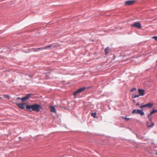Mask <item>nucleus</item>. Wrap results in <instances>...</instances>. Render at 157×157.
Wrapping results in <instances>:
<instances>
[{
    "label": "nucleus",
    "instance_id": "20",
    "mask_svg": "<svg viewBox=\"0 0 157 157\" xmlns=\"http://www.w3.org/2000/svg\"><path fill=\"white\" fill-rule=\"evenodd\" d=\"M124 119L127 121H128L129 119V118H127L126 117H125L124 118Z\"/></svg>",
    "mask_w": 157,
    "mask_h": 157
},
{
    "label": "nucleus",
    "instance_id": "9",
    "mask_svg": "<svg viewBox=\"0 0 157 157\" xmlns=\"http://www.w3.org/2000/svg\"><path fill=\"white\" fill-rule=\"evenodd\" d=\"M24 103H17V105L20 108L22 109H25V107L24 106Z\"/></svg>",
    "mask_w": 157,
    "mask_h": 157
},
{
    "label": "nucleus",
    "instance_id": "12",
    "mask_svg": "<svg viewBox=\"0 0 157 157\" xmlns=\"http://www.w3.org/2000/svg\"><path fill=\"white\" fill-rule=\"evenodd\" d=\"M155 113V110H153L149 114L148 116V118H150V116L153 113Z\"/></svg>",
    "mask_w": 157,
    "mask_h": 157
},
{
    "label": "nucleus",
    "instance_id": "24",
    "mask_svg": "<svg viewBox=\"0 0 157 157\" xmlns=\"http://www.w3.org/2000/svg\"><path fill=\"white\" fill-rule=\"evenodd\" d=\"M1 99V97H0V99Z\"/></svg>",
    "mask_w": 157,
    "mask_h": 157
},
{
    "label": "nucleus",
    "instance_id": "22",
    "mask_svg": "<svg viewBox=\"0 0 157 157\" xmlns=\"http://www.w3.org/2000/svg\"><path fill=\"white\" fill-rule=\"evenodd\" d=\"M136 105H139V103H137L136 104Z\"/></svg>",
    "mask_w": 157,
    "mask_h": 157
},
{
    "label": "nucleus",
    "instance_id": "25",
    "mask_svg": "<svg viewBox=\"0 0 157 157\" xmlns=\"http://www.w3.org/2000/svg\"><path fill=\"white\" fill-rule=\"evenodd\" d=\"M156 62H157V61H156Z\"/></svg>",
    "mask_w": 157,
    "mask_h": 157
},
{
    "label": "nucleus",
    "instance_id": "3",
    "mask_svg": "<svg viewBox=\"0 0 157 157\" xmlns=\"http://www.w3.org/2000/svg\"><path fill=\"white\" fill-rule=\"evenodd\" d=\"M138 91L140 94V95H135L134 96L133 98H137L139 97L140 95L142 96H144L145 94V91L143 89H139L138 90Z\"/></svg>",
    "mask_w": 157,
    "mask_h": 157
},
{
    "label": "nucleus",
    "instance_id": "13",
    "mask_svg": "<svg viewBox=\"0 0 157 157\" xmlns=\"http://www.w3.org/2000/svg\"><path fill=\"white\" fill-rule=\"evenodd\" d=\"M3 96L5 98H7L8 99H10V98L9 95H6V94H4L3 95Z\"/></svg>",
    "mask_w": 157,
    "mask_h": 157
},
{
    "label": "nucleus",
    "instance_id": "8",
    "mask_svg": "<svg viewBox=\"0 0 157 157\" xmlns=\"http://www.w3.org/2000/svg\"><path fill=\"white\" fill-rule=\"evenodd\" d=\"M148 120L150 121L151 124H150V123L148 122H147V125L148 127L151 128L153 127L154 125V123L152 122V119L151 118H148Z\"/></svg>",
    "mask_w": 157,
    "mask_h": 157
},
{
    "label": "nucleus",
    "instance_id": "15",
    "mask_svg": "<svg viewBox=\"0 0 157 157\" xmlns=\"http://www.w3.org/2000/svg\"><path fill=\"white\" fill-rule=\"evenodd\" d=\"M96 113H92L91 114V115L92 117H93L95 118L96 117Z\"/></svg>",
    "mask_w": 157,
    "mask_h": 157
},
{
    "label": "nucleus",
    "instance_id": "23",
    "mask_svg": "<svg viewBox=\"0 0 157 157\" xmlns=\"http://www.w3.org/2000/svg\"><path fill=\"white\" fill-rule=\"evenodd\" d=\"M155 113L157 112V110H155Z\"/></svg>",
    "mask_w": 157,
    "mask_h": 157
},
{
    "label": "nucleus",
    "instance_id": "2",
    "mask_svg": "<svg viewBox=\"0 0 157 157\" xmlns=\"http://www.w3.org/2000/svg\"><path fill=\"white\" fill-rule=\"evenodd\" d=\"M133 114H139L141 116H143L144 115V113L142 111L139 109L136 110L133 109L132 112Z\"/></svg>",
    "mask_w": 157,
    "mask_h": 157
},
{
    "label": "nucleus",
    "instance_id": "11",
    "mask_svg": "<svg viewBox=\"0 0 157 157\" xmlns=\"http://www.w3.org/2000/svg\"><path fill=\"white\" fill-rule=\"evenodd\" d=\"M147 104V107L149 108H151L153 105V104L151 103H148Z\"/></svg>",
    "mask_w": 157,
    "mask_h": 157
},
{
    "label": "nucleus",
    "instance_id": "7",
    "mask_svg": "<svg viewBox=\"0 0 157 157\" xmlns=\"http://www.w3.org/2000/svg\"><path fill=\"white\" fill-rule=\"evenodd\" d=\"M31 95V94H27L25 96L21 98V100L22 101H26V100H28L30 98Z\"/></svg>",
    "mask_w": 157,
    "mask_h": 157
},
{
    "label": "nucleus",
    "instance_id": "10",
    "mask_svg": "<svg viewBox=\"0 0 157 157\" xmlns=\"http://www.w3.org/2000/svg\"><path fill=\"white\" fill-rule=\"evenodd\" d=\"M50 111L51 112L53 113H56V111L53 106H52L50 107Z\"/></svg>",
    "mask_w": 157,
    "mask_h": 157
},
{
    "label": "nucleus",
    "instance_id": "4",
    "mask_svg": "<svg viewBox=\"0 0 157 157\" xmlns=\"http://www.w3.org/2000/svg\"><path fill=\"white\" fill-rule=\"evenodd\" d=\"M86 89V88L85 87H83L79 88L73 93V95L75 96V97L77 94L78 93H81V92L84 91Z\"/></svg>",
    "mask_w": 157,
    "mask_h": 157
},
{
    "label": "nucleus",
    "instance_id": "14",
    "mask_svg": "<svg viewBox=\"0 0 157 157\" xmlns=\"http://www.w3.org/2000/svg\"><path fill=\"white\" fill-rule=\"evenodd\" d=\"M105 54H107L109 53L108 48H106L105 50Z\"/></svg>",
    "mask_w": 157,
    "mask_h": 157
},
{
    "label": "nucleus",
    "instance_id": "16",
    "mask_svg": "<svg viewBox=\"0 0 157 157\" xmlns=\"http://www.w3.org/2000/svg\"><path fill=\"white\" fill-rule=\"evenodd\" d=\"M147 104H146L144 105H141L140 106V108H145V107H147Z\"/></svg>",
    "mask_w": 157,
    "mask_h": 157
},
{
    "label": "nucleus",
    "instance_id": "17",
    "mask_svg": "<svg viewBox=\"0 0 157 157\" xmlns=\"http://www.w3.org/2000/svg\"><path fill=\"white\" fill-rule=\"evenodd\" d=\"M136 90V88H132L131 89H130V91H131V92H133V91H135V90Z\"/></svg>",
    "mask_w": 157,
    "mask_h": 157
},
{
    "label": "nucleus",
    "instance_id": "21",
    "mask_svg": "<svg viewBox=\"0 0 157 157\" xmlns=\"http://www.w3.org/2000/svg\"><path fill=\"white\" fill-rule=\"evenodd\" d=\"M21 98L20 97H18L17 98V100H21Z\"/></svg>",
    "mask_w": 157,
    "mask_h": 157
},
{
    "label": "nucleus",
    "instance_id": "18",
    "mask_svg": "<svg viewBox=\"0 0 157 157\" xmlns=\"http://www.w3.org/2000/svg\"><path fill=\"white\" fill-rule=\"evenodd\" d=\"M152 38L154 39V40L156 41H157V36H153Z\"/></svg>",
    "mask_w": 157,
    "mask_h": 157
},
{
    "label": "nucleus",
    "instance_id": "6",
    "mask_svg": "<svg viewBox=\"0 0 157 157\" xmlns=\"http://www.w3.org/2000/svg\"><path fill=\"white\" fill-rule=\"evenodd\" d=\"M135 2L134 0H129L125 2V4L127 6H130L133 4Z\"/></svg>",
    "mask_w": 157,
    "mask_h": 157
},
{
    "label": "nucleus",
    "instance_id": "1",
    "mask_svg": "<svg viewBox=\"0 0 157 157\" xmlns=\"http://www.w3.org/2000/svg\"><path fill=\"white\" fill-rule=\"evenodd\" d=\"M26 108L27 111H31V109L34 111L39 112L42 109L41 106L37 104H34L32 105H27L26 106Z\"/></svg>",
    "mask_w": 157,
    "mask_h": 157
},
{
    "label": "nucleus",
    "instance_id": "19",
    "mask_svg": "<svg viewBox=\"0 0 157 157\" xmlns=\"http://www.w3.org/2000/svg\"><path fill=\"white\" fill-rule=\"evenodd\" d=\"M50 47H51V45L48 46L46 47H45V48H44V49H47V48H48Z\"/></svg>",
    "mask_w": 157,
    "mask_h": 157
},
{
    "label": "nucleus",
    "instance_id": "5",
    "mask_svg": "<svg viewBox=\"0 0 157 157\" xmlns=\"http://www.w3.org/2000/svg\"><path fill=\"white\" fill-rule=\"evenodd\" d=\"M132 26L138 29H140L141 28V24L139 22H135L132 25Z\"/></svg>",
    "mask_w": 157,
    "mask_h": 157
}]
</instances>
